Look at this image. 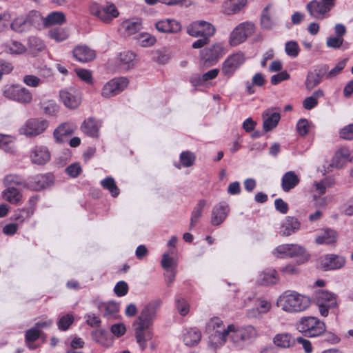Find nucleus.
Segmentation results:
<instances>
[{
  "label": "nucleus",
  "instance_id": "f257e3e1",
  "mask_svg": "<svg viewBox=\"0 0 353 353\" xmlns=\"http://www.w3.org/2000/svg\"><path fill=\"white\" fill-rule=\"evenodd\" d=\"M310 299L295 291L285 292L277 299V306L289 313H298L306 310L310 305Z\"/></svg>",
  "mask_w": 353,
  "mask_h": 353
},
{
  "label": "nucleus",
  "instance_id": "f03ea898",
  "mask_svg": "<svg viewBox=\"0 0 353 353\" xmlns=\"http://www.w3.org/2000/svg\"><path fill=\"white\" fill-rule=\"evenodd\" d=\"M233 327V324L225 327L219 318L211 319L206 325V332L209 334L208 345L214 350L223 346L228 340V332Z\"/></svg>",
  "mask_w": 353,
  "mask_h": 353
},
{
  "label": "nucleus",
  "instance_id": "7ed1b4c3",
  "mask_svg": "<svg viewBox=\"0 0 353 353\" xmlns=\"http://www.w3.org/2000/svg\"><path fill=\"white\" fill-rule=\"evenodd\" d=\"M42 19L40 12L32 10L27 14L15 17L10 23V29L17 33H24L30 30L32 27H38Z\"/></svg>",
  "mask_w": 353,
  "mask_h": 353
},
{
  "label": "nucleus",
  "instance_id": "20e7f679",
  "mask_svg": "<svg viewBox=\"0 0 353 353\" xmlns=\"http://www.w3.org/2000/svg\"><path fill=\"white\" fill-rule=\"evenodd\" d=\"M296 327L299 332L310 337L318 336L325 331V323L314 316L302 317Z\"/></svg>",
  "mask_w": 353,
  "mask_h": 353
},
{
  "label": "nucleus",
  "instance_id": "39448f33",
  "mask_svg": "<svg viewBox=\"0 0 353 353\" xmlns=\"http://www.w3.org/2000/svg\"><path fill=\"white\" fill-rule=\"evenodd\" d=\"M255 32V25L251 21L238 24L230 32L228 43L231 46H237L245 42Z\"/></svg>",
  "mask_w": 353,
  "mask_h": 353
},
{
  "label": "nucleus",
  "instance_id": "423d86ee",
  "mask_svg": "<svg viewBox=\"0 0 353 353\" xmlns=\"http://www.w3.org/2000/svg\"><path fill=\"white\" fill-rule=\"evenodd\" d=\"M3 96L9 100L20 103L28 104L32 100L30 91L18 85H6L2 88Z\"/></svg>",
  "mask_w": 353,
  "mask_h": 353
},
{
  "label": "nucleus",
  "instance_id": "0eeeda50",
  "mask_svg": "<svg viewBox=\"0 0 353 353\" xmlns=\"http://www.w3.org/2000/svg\"><path fill=\"white\" fill-rule=\"evenodd\" d=\"M90 12L105 23H110L119 14L117 8L113 3L101 6L93 3L90 6Z\"/></svg>",
  "mask_w": 353,
  "mask_h": 353
},
{
  "label": "nucleus",
  "instance_id": "6e6552de",
  "mask_svg": "<svg viewBox=\"0 0 353 353\" xmlns=\"http://www.w3.org/2000/svg\"><path fill=\"white\" fill-rule=\"evenodd\" d=\"M227 50L224 44L221 42L215 43L200 51L201 61L208 66L213 65L221 58Z\"/></svg>",
  "mask_w": 353,
  "mask_h": 353
},
{
  "label": "nucleus",
  "instance_id": "1a4fd4ad",
  "mask_svg": "<svg viewBox=\"0 0 353 353\" xmlns=\"http://www.w3.org/2000/svg\"><path fill=\"white\" fill-rule=\"evenodd\" d=\"M48 123L41 118H32L27 120L19 129L21 134L33 137L42 134L48 128Z\"/></svg>",
  "mask_w": 353,
  "mask_h": 353
},
{
  "label": "nucleus",
  "instance_id": "9d476101",
  "mask_svg": "<svg viewBox=\"0 0 353 353\" xmlns=\"http://www.w3.org/2000/svg\"><path fill=\"white\" fill-rule=\"evenodd\" d=\"M134 336L140 349L143 351L148 346V341H150L154 336L152 325L134 322Z\"/></svg>",
  "mask_w": 353,
  "mask_h": 353
},
{
  "label": "nucleus",
  "instance_id": "9b49d317",
  "mask_svg": "<svg viewBox=\"0 0 353 353\" xmlns=\"http://www.w3.org/2000/svg\"><path fill=\"white\" fill-rule=\"evenodd\" d=\"M161 305V301L160 299H154L148 303L141 310L140 315L135 322L152 326Z\"/></svg>",
  "mask_w": 353,
  "mask_h": 353
},
{
  "label": "nucleus",
  "instance_id": "f8f14e48",
  "mask_svg": "<svg viewBox=\"0 0 353 353\" xmlns=\"http://www.w3.org/2000/svg\"><path fill=\"white\" fill-rule=\"evenodd\" d=\"M345 262L344 256L334 254H325L318 259L319 268L324 271L339 270L345 265Z\"/></svg>",
  "mask_w": 353,
  "mask_h": 353
},
{
  "label": "nucleus",
  "instance_id": "ddd939ff",
  "mask_svg": "<svg viewBox=\"0 0 353 353\" xmlns=\"http://www.w3.org/2000/svg\"><path fill=\"white\" fill-rule=\"evenodd\" d=\"M189 35L194 37L210 38L215 33L214 27L205 21H195L190 24L187 28Z\"/></svg>",
  "mask_w": 353,
  "mask_h": 353
},
{
  "label": "nucleus",
  "instance_id": "4468645a",
  "mask_svg": "<svg viewBox=\"0 0 353 353\" xmlns=\"http://www.w3.org/2000/svg\"><path fill=\"white\" fill-rule=\"evenodd\" d=\"M125 77L114 78L108 81L102 88L101 96L110 98L122 92L128 85Z\"/></svg>",
  "mask_w": 353,
  "mask_h": 353
},
{
  "label": "nucleus",
  "instance_id": "2eb2a0df",
  "mask_svg": "<svg viewBox=\"0 0 353 353\" xmlns=\"http://www.w3.org/2000/svg\"><path fill=\"white\" fill-rule=\"evenodd\" d=\"M274 254L277 257L281 258H293L299 256H305V249L299 244H282L277 246Z\"/></svg>",
  "mask_w": 353,
  "mask_h": 353
},
{
  "label": "nucleus",
  "instance_id": "dca6fc26",
  "mask_svg": "<svg viewBox=\"0 0 353 353\" xmlns=\"http://www.w3.org/2000/svg\"><path fill=\"white\" fill-rule=\"evenodd\" d=\"M245 61V54L242 52L230 55L223 63L222 73L225 76L231 77Z\"/></svg>",
  "mask_w": 353,
  "mask_h": 353
},
{
  "label": "nucleus",
  "instance_id": "f3484780",
  "mask_svg": "<svg viewBox=\"0 0 353 353\" xmlns=\"http://www.w3.org/2000/svg\"><path fill=\"white\" fill-rule=\"evenodd\" d=\"M59 97L64 105L69 109L77 108L81 102L80 92L74 88L60 90Z\"/></svg>",
  "mask_w": 353,
  "mask_h": 353
},
{
  "label": "nucleus",
  "instance_id": "a211bd4d",
  "mask_svg": "<svg viewBox=\"0 0 353 353\" xmlns=\"http://www.w3.org/2000/svg\"><path fill=\"white\" fill-rule=\"evenodd\" d=\"M328 69V65L324 64L318 65L313 70L309 71L305 81L306 89L310 91L317 86L321 82L323 77L327 74Z\"/></svg>",
  "mask_w": 353,
  "mask_h": 353
},
{
  "label": "nucleus",
  "instance_id": "6ab92c4d",
  "mask_svg": "<svg viewBox=\"0 0 353 353\" xmlns=\"http://www.w3.org/2000/svg\"><path fill=\"white\" fill-rule=\"evenodd\" d=\"M50 152L45 145H37L30 150V159L33 164L45 165L50 161Z\"/></svg>",
  "mask_w": 353,
  "mask_h": 353
},
{
  "label": "nucleus",
  "instance_id": "aec40b11",
  "mask_svg": "<svg viewBox=\"0 0 353 353\" xmlns=\"http://www.w3.org/2000/svg\"><path fill=\"white\" fill-rule=\"evenodd\" d=\"M230 207L225 203L215 205L211 212L210 223L213 226L222 224L230 213Z\"/></svg>",
  "mask_w": 353,
  "mask_h": 353
},
{
  "label": "nucleus",
  "instance_id": "412c9836",
  "mask_svg": "<svg viewBox=\"0 0 353 353\" xmlns=\"http://www.w3.org/2000/svg\"><path fill=\"white\" fill-rule=\"evenodd\" d=\"M52 180L50 174H37L28 178L25 184V189L39 191L49 185Z\"/></svg>",
  "mask_w": 353,
  "mask_h": 353
},
{
  "label": "nucleus",
  "instance_id": "4be33fe9",
  "mask_svg": "<svg viewBox=\"0 0 353 353\" xmlns=\"http://www.w3.org/2000/svg\"><path fill=\"white\" fill-rule=\"evenodd\" d=\"M262 117L263 119V129L265 132L274 128L281 119L279 110L277 108H271L265 110Z\"/></svg>",
  "mask_w": 353,
  "mask_h": 353
},
{
  "label": "nucleus",
  "instance_id": "5701e85b",
  "mask_svg": "<svg viewBox=\"0 0 353 353\" xmlns=\"http://www.w3.org/2000/svg\"><path fill=\"white\" fill-rule=\"evenodd\" d=\"M301 223L294 216H286L281 223L279 234L283 236H288L300 230Z\"/></svg>",
  "mask_w": 353,
  "mask_h": 353
},
{
  "label": "nucleus",
  "instance_id": "b1692460",
  "mask_svg": "<svg viewBox=\"0 0 353 353\" xmlns=\"http://www.w3.org/2000/svg\"><path fill=\"white\" fill-rule=\"evenodd\" d=\"M306 10L312 18L317 20H323L330 12L321 1L317 0H312L307 3Z\"/></svg>",
  "mask_w": 353,
  "mask_h": 353
},
{
  "label": "nucleus",
  "instance_id": "393cba45",
  "mask_svg": "<svg viewBox=\"0 0 353 353\" xmlns=\"http://www.w3.org/2000/svg\"><path fill=\"white\" fill-rule=\"evenodd\" d=\"M313 298L317 305H326L330 307H335L337 305L336 296L325 290H316Z\"/></svg>",
  "mask_w": 353,
  "mask_h": 353
},
{
  "label": "nucleus",
  "instance_id": "a878e982",
  "mask_svg": "<svg viewBox=\"0 0 353 353\" xmlns=\"http://www.w3.org/2000/svg\"><path fill=\"white\" fill-rule=\"evenodd\" d=\"M92 339L97 344L104 347H110L113 344V337L105 329H97L91 332Z\"/></svg>",
  "mask_w": 353,
  "mask_h": 353
},
{
  "label": "nucleus",
  "instance_id": "bb28decb",
  "mask_svg": "<svg viewBox=\"0 0 353 353\" xmlns=\"http://www.w3.org/2000/svg\"><path fill=\"white\" fill-rule=\"evenodd\" d=\"M1 197L9 203L18 205L22 202L23 194L15 187H6L1 192Z\"/></svg>",
  "mask_w": 353,
  "mask_h": 353
},
{
  "label": "nucleus",
  "instance_id": "cd10ccee",
  "mask_svg": "<svg viewBox=\"0 0 353 353\" xmlns=\"http://www.w3.org/2000/svg\"><path fill=\"white\" fill-rule=\"evenodd\" d=\"M101 122L92 117L85 119L81 125V130L83 133L91 137H98Z\"/></svg>",
  "mask_w": 353,
  "mask_h": 353
},
{
  "label": "nucleus",
  "instance_id": "c85d7f7f",
  "mask_svg": "<svg viewBox=\"0 0 353 353\" xmlns=\"http://www.w3.org/2000/svg\"><path fill=\"white\" fill-rule=\"evenodd\" d=\"M73 56L79 62L86 63L93 60L96 54L94 50L86 46H79L74 48Z\"/></svg>",
  "mask_w": 353,
  "mask_h": 353
},
{
  "label": "nucleus",
  "instance_id": "c756f323",
  "mask_svg": "<svg viewBox=\"0 0 353 353\" xmlns=\"http://www.w3.org/2000/svg\"><path fill=\"white\" fill-rule=\"evenodd\" d=\"M155 27L158 31L163 33H176L181 29V24L174 19H163L156 23Z\"/></svg>",
  "mask_w": 353,
  "mask_h": 353
},
{
  "label": "nucleus",
  "instance_id": "7c9ffc66",
  "mask_svg": "<svg viewBox=\"0 0 353 353\" xmlns=\"http://www.w3.org/2000/svg\"><path fill=\"white\" fill-rule=\"evenodd\" d=\"M97 307L102 316L108 319H115L119 310V305L114 301L99 303Z\"/></svg>",
  "mask_w": 353,
  "mask_h": 353
},
{
  "label": "nucleus",
  "instance_id": "2f4dec72",
  "mask_svg": "<svg viewBox=\"0 0 353 353\" xmlns=\"http://www.w3.org/2000/svg\"><path fill=\"white\" fill-rule=\"evenodd\" d=\"M294 339L291 334L288 332H282L276 334L273 339V343L276 347L283 349H288L294 346L296 343Z\"/></svg>",
  "mask_w": 353,
  "mask_h": 353
},
{
  "label": "nucleus",
  "instance_id": "473e14b6",
  "mask_svg": "<svg viewBox=\"0 0 353 353\" xmlns=\"http://www.w3.org/2000/svg\"><path fill=\"white\" fill-rule=\"evenodd\" d=\"M247 4V0H226L223 2L221 11L227 15L239 12Z\"/></svg>",
  "mask_w": 353,
  "mask_h": 353
},
{
  "label": "nucleus",
  "instance_id": "72a5a7b5",
  "mask_svg": "<svg viewBox=\"0 0 353 353\" xmlns=\"http://www.w3.org/2000/svg\"><path fill=\"white\" fill-rule=\"evenodd\" d=\"M142 28V21L140 19H132L123 21L120 28L121 33L124 36H130Z\"/></svg>",
  "mask_w": 353,
  "mask_h": 353
},
{
  "label": "nucleus",
  "instance_id": "f704fd0d",
  "mask_svg": "<svg viewBox=\"0 0 353 353\" xmlns=\"http://www.w3.org/2000/svg\"><path fill=\"white\" fill-rule=\"evenodd\" d=\"M65 15L62 12L55 11L49 13L46 17H42L41 21L45 28L52 26H61L65 23Z\"/></svg>",
  "mask_w": 353,
  "mask_h": 353
},
{
  "label": "nucleus",
  "instance_id": "c9c22d12",
  "mask_svg": "<svg viewBox=\"0 0 353 353\" xmlns=\"http://www.w3.org/2000/svg\"><path fill=\"white\" fill-rule=\"evenodd\" d=\"M300 180L294 171H289L285 173L281 179V187L284 192H288L294 188Z\"/></svg>",
  "mask_w": 353,
  "mask_h": 353
},
{
  "label": "nucleus",
  "instance_id": "e433bc0d",
  "mask_svg": "<svg viewBox=\"0 0 353 353\" xmlns=\"http://www.w3.org/2000/svg\"><path fill=\"white\" fill-rule=\"evenodd\" d=\"M279 281V275L274 269H266L259 276L257 282L263 285L276 284Z\"/></svg>",
  "mask_w": 353,
  "mask_h": 353
},
{
  "label": "nucleus",
  "instance_id": "4c0bfd02",
  "mask_svg": "<svg viewBox=\"0 0 353 353\" xmlns=\"http://www.w3.org/2000/svg\"><path fill=\"white\" fill-rule=\"evenodd\" d=\"M337 236L336 231L331 229H325L316 236L315 243L317 245L333 244L336 241Z\"/></svg>",
  "mask_w": 353,
  "mask_h": 353
},
{
  "label": "nucleus",
  "instance_id": "58836bf2",
  "mask_svg": "<svg viewBox=\"0 0 353 353\" xmlns=\"http://www.w3.org/2000/svg\"><path fill=\"white\" fill-rule=\"evenodd\" d=\"M74 125L69 123L59 125L54 131V137L57 142L64 141V137L71 135L74 132Z\"/></svg>",
  "mask_w": 353,
  "mask_h": 353
},
{
  "label": "nucleus",
  "instance_id": "ea45409f",
  "mask_svg": "<svg viewBox=\"0 0 353 353\" xmlns=\"http://www.w3.org/2000/svg\"><path fill=\"white\" fill-rule=\"evenodd\" d=\"M274 13L273 6L268 4L263 10L261 17V24L263 28L270 30L276 25L272 15Z\"/></svg>",
  "mask_w": 353,
  "mask_h": 353
},
{
  "label": "nucleus",
  "instance_id": "a19ab883",
  "mask_svg": "<svg viewBox=\"0 0 353 353\" xmlns=\"http://www.w3.org/2000/svg\"><path fill=\"white\" fill-rule=\"evenodd\" d=\"M201 338L200 331L196 328L186 330L183 336V341L187 346H194L199 343Z\"/></svg>",
  "mask_w": 353,
  "mask_h": 353
},
{
  "label": "nucleus",
  "instance_id": "79ce46f5",
  "mask_svg": "<svg viewBox=\"0 0 353 353\" xmlns=\"http://www.w3.org/2000/svg\"><path fill=\"white\" fill-rule=\"evenodd\" d=\"M265 79L264 75L258 72L256 73L252 79V82L247 81L245 82V90L248 94H252L255 92V90L254 88V85L258 87H262L265 84Z\"/></svg>",
  "mask_w": 353,
  "mask_h": 353
},
{
  "label": "nucleus",
  "instance_id": "37998d69",
  "mask_svg": "<svg viewBox=\"0 0 353 353\" xmlns=\"http://www.w3.org/2000/svg\"><path fill=\"white\" fill-rule=\"evenodd\" d=\"M28 48L32 53H38L46 48L45 42L37 36H30L27 39Z\"/></svg>",
  "mask_w": 353,
  "mask_h": 353
},
{
  "label": "nucleus",
  "instance_id": "c03bdc74",
  "mask_svg": "<svg viewBox=\"0 0 353 353\" xmlns=\"http://www.w3.org/2000/svg\"><path fill=\"white\" fill-rule=\"evenodd\" d=\"M206 205V201L204 199H201L198 201L196 205L194 206L192 213L190 223V229L191 230L192 228L195 226L196 223L199 221V219L202 216L203 210Z\"/></svg>",
  "mask_w": 353,
  "mask_h": 353
},
{
  "label": "nucleus",
  "instance_id": "a18cd8bd",
  "mask_svg": "<svg viewBox=\"0 0 353 353\" xmlns=\"http://www.w3.org/2000/svg\"><path fill=\"white\" fill-rule=\"evenodd\" d=\"M48 37L57 42H62L69 37V31L67 28L57 27L51 28L48 33Z\"/></svg>",
  "mask_w": 353,
  "mask_h": 353
},
{
  "label": "nucleus",
  "instance_id": "49530a36",
  "mask_svg": "<svg viewBox=\"0 0 353 353\" xmlns=\"http://www.w3.org/2000/svg\"><path fill=\"white\" fill-rule=\"evenodd\" d=\"M26 183V181H23L20 175L15 174H7L3 179V184L5 187H14V185H17L25 188Z\"/></svg>",
  "mask_w": 353,
  "mask_h": 353
},
{
  "label": "nucleus",
  "instance_id": "de8ad7c7",
  "mask_svg": "<svg viewBox=\"0 0 353 353\" xmlns=\"http://www.w3.org/2000/svg\"><path fill=\"white\" fill-rule=\"evenodd\" d=\"M40 336L41 331L37 330L34 326L26 332L25 341L30 350L36 348V346L33 343L39 339Z\"/></svg>",
  "mask_w": 353,
  "mask_h": 353
},
{
  "label": "nucleus",
  "instance_id": "09e8293b",
  "mask_svg": "<svg viewBox=\"0 0 353 353\" xmlns=\"http://www.w3.org/2000/svg\"><path fill=\"white\" fill-rule=\"evenodd\" d=\"M239 330L241 334V339H243L245 345L257 336V331L252 325L239 327Z\"/></svg>",
  "mask_w": 353,
  "mask_h": 353
},
{
  "label": "nucleus",
  "instance_id": "8fccbe9b",
  "mask_svg": "<svg viewBox=\"0 0 353 353\" xmlns=\"http://www.w3.org/2000/svg\"><path fill=\"white\" fill-rule=\"evenodd\" d=\"M120 63L125 70L132 68L135 65V54L130 51L120 53Z\"/></svg>",
  "mask_w": 353,
  "mask_h": 353
},
{
  "label": "nucleus",
  "instance_id": "3c124183",
  "mask_svg": "<svg viewBox=\"0 0 353 353\" xmlns=\"http://www.w3.org/2000/svg\"><path fill=\"white\" fill-rule=\"evenodd\" d=\"M324 92L322 90L319 89L314 91L312 94L307 97L303 102V106L306 110H311L318 104V99L323 97Z\"/></svg>",
  "mask_w": 353,
  "mask_h": 353
},
{
  "label": "nucleus",
  "instance_id": "603ef678",
  "mask_svg": "<svg viewBox=\"0 0 353 353\" xmlns=\"http://www.w3.org/2000/svg\"><path fill=\"white\" fill-rule=\"evenodd\" d=\"M101 185L105 190H108L113 197H117L119 194V189L116 185L114 179L108 176L101 181Z\"/></svg>",
  "mask_w": 353,
  "mask_h": 353
},
{
  "label": "nucleus",
  "instance_id": "864d4df0",
  "mask_svg": "<svg viewBox=\"0 0 353 353\" xmlns=\"http://www.w3.org/2000/svg\"><path fill=\"white\" fill-rule=\"evenodd\" d=\"M241 334L239 330V327L233 325V327L228 332V339H230L233 345L238 347H243L245 344L241 339Z\"/></svg>",
  "mask_w": 353,
  "mask_h": 353
},
{
  "label": "nucleus",
  "instance_id": "5fc2aeb1",
  "mask_svg": "<svg viewBox=\"0 0 353 353\" xmlns=\"http://www.w3.org/2000/svg\"><path fill=\"white\" fill-rule=\"evenodd\" d=\"M26 47L18 41H11L6 45L7 52L11 54H21L26 52Z\"/></svg>",
  "mask_w": 353,
  "mask_h": 353
},
{
  "label": "nucleus",
  "instance_id": "6e6d98bb",
  "mask_svg": "<svg viewBox=\"0 0 353 353\" xmlns=\"http://www.w3.org/2000/svg\"><path fill=\"white\" fill-rule=\"evenodd\" d=\"M137 39L142 47L145 48L153 46L157 41L154 36L145 32L139 34Z\"/></svg>",
  "mask_w": 353,
  "mask_h": 353
},
{
  "label": "nucleus",
  "instance_id": "4d7b16f0",
  "mask_svg": "<svg viewBox=\"0 0 353 353\" xmlns=\"http://www.w3.org/2000/svg\"><path fill=\"white\" fill-rule=\"evenodd\" d=\"M74 322V316L70 314L61 316L57 321L58 329L61 331H66Z\"/></svg>",
  "mask_w": 353,
  "mask_h": 353
},
{
  "label": "nucleus",
  "instance_id": "13d9d810",
  "mask_svg": "<svg viewBox=\"0 0 353 353\" xmlns=\"http://www.w3.org/2000/svg\"><path fill=\"white\" fill-rule=\"evenodd\" d=\"M195 159V154L190 151H184L180 154V161L182 165L185 168L192 166L194 164Z\"/></svg>",
  "mask_w": 353,
  "mask_h": 353
},
{
  "label": "nucleus",
  "instance_id": "bf43d9fd",
  "mask_svg": "<svg viewBox=\"0 0 353 353\" xmlns=\"http://www.w3.org/2000/svg\"><path fill=\"white\" fill-rule=\"evenodd\" d=\"M300 49L298 43L294 41H288L285 43V52L290 57L295 58L299 55Z\"/></svg>",
  "mask_w": 353,
  "mask_h": 353
},
{
  "label": "nucleus",
  "instance_id": "052dcab7",
  "mask_svg": "<svg viewBox=\"0 0 353 353\" xmlns=\"http://www.w3.org/2000/svg\"><path fill=\"white\" fill-rule=\"evenodd\" d=\"M346 59L339 61L332 70H327V74L325 75L327 79H332L336 77L345 68L346 65Z\"/></svg>",
  "mask_w": 353,
  "mask_h": 353
},
{
  "label": "nucleus",
  "instance_id": "680f3d73",
  "mask_svg": "<svg viewBox=\"0 0 353 353\" xmlns=\"http://www.w3.org/2000/svg\"><path fill=\"white\" fill-rule=\"evenodd\" d=\"M176 307L181 316H185L189 312V305L183 298H178L176 300Z\"/></svg>",
  "mask_w": 353,
  "mask_h": 353
},
{
  "label": "nucleus",
  "instance_id": "e2e57ef3",
  "mask_svg": "<svg viewBox=\"0 0 353 353\" xmlns=\"http://www.w3.org/2000/svg\"><path fill=\"white\" fill-rule=\"evenodd\" d=\"M23 81L26 85L32 88L38 87L42 82L40 78L32 74L25 75Z\"/></svg>",
  "mask_w": 353,
  "mask_h": 353
},
{
  "label": "nucleus",
  "instance_id": "0e129e2a",
  "mask_svg": "<svg viewBox=\"0 0 353 353\" xmlns=\"http://www.w3.org/2000/svg\"><path fill=\"white\" fill-rule=\"evenodd\" d=\"M344 39L339 37H330L327 39L326 46L330 48H339L343 43Z\"/></svg>",
  "mask_w": 353,
  "mask_h": 353
},
{
  "label": "nucleus",
  "instance_id": "69168bd1",
  "mask_svg": "<svg viewBox=\"0 0 353 353\" xmlns=\"http://www.w3.org/2000/svg\"><path fill=\"white\" fill-rule=\"evenodd\" d=\"M255 305L259 308V311L262 315L268 312L272 307L270 301L261 298L256 299Z\"/></svg>",
  "mask_w": 353,
  "mask_h": 353
},
{
  "label": "nucleus",
  "instance_id": "338daca9",
  "mask_svg": "<svg viewBox=\"0 0 353 353\" xmlns=\"http://www.w3.org/2000/svg\"><path fill=\"white\" fill-rule=\"evenodd\" d=\"M161 265L165 270H170V268H176V264L173 257L170 256L168 253L163 254Z\"/></svg>",
  "mask_w": 353,
  "mask_h": 353
},
{
  "label": "nucleus",
  "instance_id": "774afa93",
  "mask_svg": "<svg viewBox=\"0 0 353 353\" xmlns=\"http://www.w3.org/2000/svg\"><path fill=\"white\" fill-rule=\"evenodd\" d=\"M340 137L344 139H353V123L347 125L340 131Z\"/></svg>",
  "mask_w": 353,
  "mask_h": 353
}]
</instances>
